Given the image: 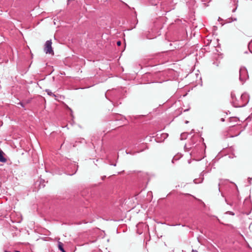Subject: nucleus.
Segmentation results:
<instances>
[{
  "instance_id": "nucleus-14",
  "label": "nucleus",
  "mask_w": 252,
  "mask_h": 252,
  "mask_svg": "<svg viewBox=\"0 0 252 252\" xmlns=\"http://www.w3.org/2000/svg\"><path fill=\"white\" fill-rule=\"evenodd\" d=\"M117 45L118 46H120V45H121V41H118L117 42Z\"/></svg>"
},
{
  "instance_id": "nucleus-24",
  "label": "nucleus",
  "mask_w": 252,
  "mask_h": 252,
  "mask_svg": "<svg viewBox=\"0 0 252 252\" xmlns=\"http://www.w3.org/2000/svg\"><path fill=\"white\" fill-rule=\"evenodd\" d=\"M185 123H186V124H188L189 123V121H186Z\"/></svg>"
},
{
  "instance_id": "nucleus-12",
  "label": "nucleus",
  "mask_w": 252,
  "mask_h": 252,
  "mask_svg": "<svg viewBox=\"0 0 252 252\" xmlns=\"http://www.w3.org/2000/svg\"><path fill=\"white\" fill-rule=\"evenodd\" d=\"M232 121H234L235 122H237V118H230V122H231Z\"/></svg>"
},
{
  "instance_id": "nucleus-26",
  "label": "nucleus",
  "mask_w": 252,
  "mask_h": 252,
  "mask_svg": "<svg viewBox=\"0 0 252 252\" xmlns=\"http://www.w3.org/2000/svg\"><path fill=\"white\" fill-rule=\"evenodd\" d=\"M219 191L220 192V187L219 188Z\"/></svg>"
},
{
  "instance_id": "nucleus-1",
  "label": "nucleus",
  "mask_w": 252,
  "mask_h": 252,
  "mask_svg": "<svg viewBox=\"0 0 252 252\" xmlns=\"http://www.w3.org/2000/svg\"><path fill=\"white\" fill-rule=\"evenodd\" d=\"M190 155L196 160H200L203 157L201 156L202 152V145L201 144H197L192 149Z\"/></svg>"
},
{
  "instance_id": "nucleus-15",
  "label": "nucleus",
  "mask_w": 252,
  "mask_h": 252,
  "mask_svg": "<svg viewBox=\"0 0 252 252\" xmlns=\"http://www.w3.org/2000/svg\"><path fill=\"white\" fill-rule=\"evenodd\" d=\"M211 0H201V1L206 2H209Z\"/></svg>"
},
{
  "instance_id": "nucleus-4",
  "label": "nucleus",
  "mask_w": 252,
  "mask_h": 252,
  "mask_svg": "<svg viewBox=\"0 0 252 252\" xmlns=\"http://www.w3.org/2000/svg\"><path fill=\"white\" fill-rule=\"evenodd\" d=\"M241 103L238 106L234 105L235 107H244L249 102V97L248 94L247 93H243L241 96Z\"/></svg>"
},
{
  "instance_id": "nucleus-18",
  "label": "nucleus",
  "mask_w": 252,
  "mask_h": 252,
  "mask_svg": "<svg viewBox=\"0 0 252 252\" xmlns=\"http://www.w3.org/2000/svg\"><path fill=\"white\" fill-rule=\"evenodd\" d=\"M220 121H221V122H224L225 120H224V118H221V119H220Z\"/></svg>"
},
{
  "instance_id": "nucleus-25",
  "label": "nucleus",
  "mask_w": 252,
  "mask_h": 252,
  "mask_svg": "<svg viewBox=\"0 0 252 252\" xmlns=\"http://www.w3.org/2000/svg\"><path fill=\"white\" fill-rule=\"evenodd\" d=\"M4 252H11L8 251H5Z\"/></svg>"
},
{
  "instance_id": "nucleus-21",
  "label": "nucleus",
  "mask_w": 252,
  "mask_h": 252,
  "mask_svg": "<svg viewBox=\"0 0 252 252\" xmlns=\"http://www.w3.org/2000/svg\"><path fill=\"white\" fill-rule=\"evenodd\" d=\"M235 10H236V9H234L232 10V12H234L235 11Z\"/></svg>"
},
{
  "instance_id": "nucleus-23",
  "label": "nucleus",
  "mask_w": 252,
  "mask_h": 252,
  "mask_svg": "<svg viewBox=\"0 0 252 252\" xmlns=\"http://www.w3.org/2000/svg\"><path fill=\"white\" fill-rule=\"evenodd\" d=\"M196 181V179L194 180V182L195 183H197V182Z\"/></svg>"
},
{
  "instance_id": "nucleus-17",
  "label": "nucleus",
  "mask_w": 252,
  "mask_h": 252,
  "mask_svg": "<svg viewBox=\"0 0 252 252\" xmlns=\"http://www.w3.org/2000/svg\"><path fill=\"white\" fill-rule=\"evenodd\" d=\"M225 202L227 203V204H229V205H231V204H229V203L227 202V199L226 198H225Z\"/></svg>"
},
{
  "instance_id": "nucleus-28",
  "label": "nucleus",
  "mask_w": 252,
  "mask_h": 252,
  "mask_svg": "<svg viewBox=\"0 0 252 252\" xmlns=\"http://www.w3.org/2000/svg\"><path fill=\"white\" fill-rule=\"evenodd\" d=\"M175 159V158H173V159L172 160V162H173V160Z\"/></svg>"
},
{
  "instance_id": "nucleus-27",
  "label": "nucleus",
  "mask_w": 252,
  "mask_h": 252,
  "mask_svg": "<svg viewBox=\"0 0 252 252\" xmlns=\"http://www.w3.org/2000/svg\"><path fill=\"white\" fill-rule=\"evenodd\" d=\"M15 252H20L19 251H16Z\"/></svg>"
},
{
  "instance_id": "nucleus-19",
  "label": "nucleus",
  "mask_w": 252,
  "mask_h": 252,
  "mask_svg": "<svg viewBox=\"0 0 252 252\" xmlns=\"http://www.w3.org/2000/svg\"><path fill=\"white\" fill-rule=\"evenodd\" d=\"M192 252H198V251L197 250H192Z\"/></svg>"
},
{
  "instance_id": "nucleus-9",
  "label": "nucleus",
  "mask_w": 252,
  "mask_h": 252,
  "mask_svg": "<svg viewBox=\"0 0 252 252\" xmlns=\"http://www.w3.org/2000/svg\"><path fill=\"white\" fill-rule=\"evenodd\" d=\"M168 136V134L166 133H163L161 134V138H162L163 140L165 139L166 138H167V137Z\"/></svg>"
},
{
  "instance_id": "nucleus-22",
  "label": "nucleus",
  "mask_w": 252,
  "mask_h": 252,
  "mask_svg": "<svg viewBox=\"0 0 252 252\" xmlns=\"http://www.w3.org/2000/svg\"><path fill=\"white\" fill-rule=\"evenodd\" d=\"M221 196H222V197H224V195H223V193H222V192H221Z\"/></svg>"
},
{
  "instance_id": "nucleus-29",
  "label": "nucleus",
  "mask_w": 252,
  "mask_h": 252,
  "mask_svg": "<svg viewBox=\"0 0 252 252\" xmlns=\"http://www.w3.org/2000/svg\"><path fill=\"white\" fill-rule=\"evenodd\" d=\"M21 106H22L23 107V105L22 103H21Z\"/></svg>"
},
{
  "instance_id": "nucleus-16",
  "label": "nucleus",
  "mask_w": 252,
  "mask_h": 252,
  "mask_svg": "<svg viewBox=\"0 0 252 252\" xmlns=\"http://www.w3.org/2000/svg\"><path fill=\"white\" fill-rule=\"evenodd\" d=\"M248 180H249V182L250 184H251V180H252V178H249Z\"/></svg>"
},
{
  "instance_id": "nucleus-6",
  "label": "nucleus",
  "mask_w": 252,
  "mask_h": 252,
  "mask_svg": "<svg viewBox=\"0 0 252 252\" xmlns=\"http://www.w3.org/2000/svg\"><path fill=\"white\" fill-rule=\"evenodd\" d=\"M4 153L0 150V161L1 162H5L6 159L3 156Z\"/></svg>"
},
{
  "instance_id": "nucleus-13",
  "label": "nucleus",
  "mask_w": 252,
  "mask_h": 252,
  "mask_svg": "<svg viewBox=\"0 0 252 252\" xmlns=\"http://www.w3.org/2000/svg\"><path fill=\"white\" fill-rule=\"evenodd\" d=\"M226 213L232 216L234 215V213L231 211H227Z\"/></svg>"
},
{
  "instance_id": "nucleus-10",
  "label": "nucleus",
  "mask_w": 252,
  "mask_h": 252,
  "mask_svg": "<svg viewBox=\"0 0 252 252\" xmlns=\"http://www.w3.org/2000/svg\"><path fill=\"white\" fill-rule=\"evenodd\" d=\"M115 119L117 120H121V117H122V116L121 115L119 114H116L115 115Z\"/></svg>"
},
{
  "instance_id": "nucleus-8",
  "label": "nucleus",
  "mask_w": 252,
  "mask_h": 252,
  "mask_svg": "<svg viewBox=\"0 0 252 252\" xmlns=\"http://www.w3.org/2000/svg\"><path fill=\"white\" fill-rule=\"evenodd\" d=\"M45 92L47 93V94L50 95V96H54V97H56V95L53 94L50 90L49 89H46L45 90Z\"/></svg>"
},
{
  "instance_id": "nucleus-5",
  "label": "nucleus",
  "mask_w": 252,
  "mask_h": 252,
  "mask_svg": "<svg viewBox=\"0 0 252 252\" xmlns=\"http://www.w3.org/2000/svg\"><path fill=\"white\" fill-rule=\"evenodd\" d=\"M44 52L46 54H53L54 51L52 47V40H47L44 45Z\"/></svg>"
},
{
  "instance_id": "nucleus-30",
  "label": "nucleus",
  "mask_w": 252,
  "mask_h": 252,
  "mask_svg": "<svg viewBox=\"0 0 252 252\" xmlns=\"http://www.w3.org/2000/svg\"><path fill=\"white\" fill-rule=\"evenodd\" d=\"M250 44H252V40L251 41Z\"/></svg>"
},
{
  "instance_id": "nucleus-7",
  "label": "nucleus",
  "mask_w": 252,
  "mask_h": 252,
  "mask_svg": "<svg viewBox=\"0 0 252 252\" xmlns=\"http://www.w3.org/2000/svg\"><path fill=\"white\" fill-rule=\"evenodd\" d=\"M58 246L59 249L61 251H62V252H66L63 247V244L62 242L59 241L58 243Z\"/></svg>"
},
{
  "instance_id": "nucleus-20",
  "label": "nucleus",
  "mask_w": 252,
  "mask_h": 252,
  "mask_svg": "<svg viewBox=\"0 0 252 252\" xmlns=\"http://www.w3.org/2000/svg\"><path fill=\"white\" fill-rule=\"evenodd\" d=\"M222 184V182L220 183L219 184V187H220V184Z\"/></svg>"
},
{
  "instance_id": "nucleus-2",
  "label": "nucleus",
  "mask_w": 252,
  "mask_h": 252,
  "mask_svg": "<svg viewBox=\"0 0 252 252\" xmlns=\"http://www.w3.org/2000/svg\"><path fill=\"white\" fill-rule=\"evenodd\" d=\"M248 78L247 68L245 66H241L239 69V80L243 84Z\"/></svg>"
},
{
  "instance_id": "nucleus-11",
  "label": "nucleus",
  "mask_w": 252,
  "mask_h": 252,
  "mask_svg": "<svg viewBox=\"0 0 252 252\" xmlns=\"http://www.w3.org/2000/svg\"><path fill=\"white\" fill-rule=\"evenodd\" d=\"M231 98L234 100V99H236V95L234 93L231 92Z\"/></svg>"
},
{
  "instance_id": "nucleus-3",
  "label": "nucleus",
  "mask_w": 252,
  "mask_h": 252,
  "mask_svg": "<svg viewBox=\"0 0 252 252\" xmlns=\"http://www.w3.org/2000/svg\"><path fill=\"white\" fill-rule=\"evenodd\" d=\"M199 137L198 135H193L191 137L190 139L189 142L188 144H186L185 146V149L187 151H189L191 150V149L194 147V145L197 144V142L199 140Z\"/></svg>"
}]
</instances>
